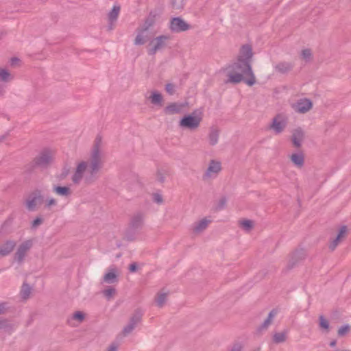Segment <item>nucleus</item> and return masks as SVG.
<instances>
[{
    "label": "nucleus",
    "instance_id": "f257e3e1",
    "mask_svg": "<svg viewBox=\"0 0 351 351\" xmlns=\"http://www.w3.org/2000/svg\"><path fill=\"white\" fill-rule=\"evenodd\" d=\"M104 162V152L100 139H96L88 156L78 159L71 175L73 184L89 185L97 180V174L102 169Z\"/></svg>",
    "mask_w": 351,
    "mask_h": 351
},
{
    "label": "nucleus",
    "instance_id": "f03ea898",
    "mask_svg": "<svg viewBox=\"0 0 351 351\" xmlns=\"http://www.w3.org/2000/svg\"><path fill=\"white\" fill-rule=\"evenodd\" d=\"M221 72L227 78L226 82L237 84L241 81H244L249 86H252L256 82L253 71L243 69L242 66L237 62L224 67Z\"/></svg>",
    "mask_w": 351,
    "mask_h": 351
},
{
    "label": "nucleus",
    "instance_id": "7ed1b4c3",
    "mask_svg": "<svg viewBox=\"0 0 351 351\" xmlns=\"http://www.w3.org/2000/svg\"><path fill=\"white\" fill-rule=\"evenodd\" d=\"M203 119V112L200 110L184 116L179 122V125L184 129L195 130L197 129Z\"/></svg>",
    "mask_w": 351,
    "mask_h": 351
},
{
    "label": "nucleus",
    "instance_id": "20e7f679",
    "mask_svg": "<svg viewBox=\"0 0 351 351\" xmlns=\"http://www.w3.org/2000/svg\"><path fill=\"white\" fill-rule=\"evenodd\" d=\"M252 47L250 44L242 45L239 51L236 61L247 71H252L251 63L253 58Z\"/></svg>",
    "mask_w": 351,
    "mask_h": 351
},
{
    "label": "nucleus",
    "instance_id": "39448f33",
    "mask_svg": "<svg viewBox=\"0 0 351 351\" xmlns=\"http://www.w3.org/2000/svg\"><path fill=\"white\" fill-rule=\"evenodd\" d=\"M222 162L219 159H210L206 165L202 174L204 181H210L215 179L222 171Z\"/></svg>",
    "mask_w": 351,
    "mask_h": 351
},
{
    "label": "nucleus",
    "instance_id": "423d86ee",
    "mask_svg": "<svg viewBox=\"0 0 351 351\" xmlns=\"http://www.w3.org/2000/svg\"><path fill=\"white\" fill-rule=\"evenodd\" d=\"M154 21L147 19L137 30L136 36L134 39V44L141 45L146 43L152 34L149 32V28L153 25Z\"/></svg>",
    "mask_w": 351,
    "mask_h": 351
},
{
    "label": "nucleus",
    "instance_id": "0eeeda50",
    "mask_svg": "<svg viewBox=\"0 0 351 351\" xmlns=\"http://www.w3.org/2000/svg\"><path fill=\"white\" fill-rule=\"evenodd\" d=\"M168 36H159L152 39L148 44L147 52L150 55H154L158 51L164 49L167 45V41L169 40Z\"/></svg>",
    "mask_w": 351,
    "mask_h": 351
},
{
    "label": "nucleus",
    "instance_id": "6e6552de",
    "mask_svg": "<svg viewBox=\"0 0 351 351\" xmlns=\"http://www.w3.org/2000/svg\"><path fill=\"white\" fill-rule=\"evenodd\" d=\"M349 229L346 226H340L333 238L331 239L329 243V248L332 250H335L348 236Z\"/></svg>",
    "mask_w": 351,
    "mask_h": 351
},
{
    "label": "nucleus",
    "instance_id": "1a4fd4ad",
    "mask_svg": "<svg viewBox=\"0 0 351 351\" xmlns=\"http://www.w3.org/2000/svg\"><path fill=\"white\" fill-rule=\"evenodd\" d=\"M54 158V152L49 149L43 150L34 159L36 165L45 167L51 164Z\"/></svg>",
    "mask_w": 351,
    "mask_h": 351
},
{
    "label": "nucleus",
    "instance_id": "9d476101",
    "mask_svg": "<svg viewBox=\"0 0 351 351\" xmlns=\"http://www.w3.org/2000/svg\"><path fill=\"white\" fill-rule=\"evenodd\" d=\"M288 117L283 114H277L273 119L271 124V129L276 133L282 132L285 128L287 123Z\"/></svg>",
    "mask_w": 351,
    "mask_h": 351
},
{
    "label": "nucleus",
    "instance_id": "9b49d317",
    "mask_svg": "<svg viewBox=\"0 0 351 351\" xmlns=\"http://www.w3.org/2000/svg\"><path fill=\"white\" fill-rule=\"evenodd\" d=\"M188 109V104L186 102L180 103H171L169 104L164 109V112L166 114H174L182 113Z\"/></svg>",
    "mask_w": 351,
    "mask_h": 351
},
{
    "label": "nucleus",
    "instance_id": "f8f14e48",
    "mask_svg": "<svg viewBox=\"0 0 351 351\" xmlns=\"http://www.w3.org/2000/svg\"><path fill=\"white\" fill-rule=\"evenodd\" d=\"M313 108L312 101L306 98L300 99L293 104V110L298 113L304 114Z\"/></svg>",
    "mask_w": 351,
    "mask_h": 351
},
{
    "label": "nucleus",
    "instance_id": "ddd939ff",
    "mask_svg": "<svg viewBox=\"0 0 351 351\" xmlns=\"http://www.w3.org/2000/svg\"><path fill=\"white\" fill-rule=\"evenodd\" d=\"M87 314L82 311L73 312L67 319V323L72 327L80 326L86 319Z\"/></svg>",
    "mask_w": 351,
    "mask_h": 351
},
{
    "label": "nucleus",
    "instance_id": "4468645a",
    "mask_svg": "<svg viewBox=\"0 0 351 351\" xmlns=\"http://www.w3.org/2000/svg\"><path fill=\"white\" fill-rule=\"evenodd\" d=\"M170 29L174 32H184L191 28L189 24L180 18H173L170 22Z\"/></svg>",
    "mask_w": 351,
    "mask_h": 351
},
{
    "label": "nucleus",
    "instance_id": "2eb2a0df",
    "mask_svg": "<svg viewBox=\"0 0 351 351\" xmlns=\"http://www.w3.org/2000/svg\"><path fill=\"white\" fill-rule=\"evenodd\" d=\"M289 158L291 163L295 167L301 169L304 167L305 162V154L302 151L293 152L289 155Z\"/></svg>",
    "mask_w": 351,
    "mask_h": 351
},
{
    "label": "nucleus",
    "instance_id": "dca6fc26",
    "mask_svg": "<svg viewBox=\"0 0 351 351\" xmlns=\"http://www.w3.org/2000/svg\"><path fill=\"white\" fill-rule=\"evenodd\" d=\"M169 295V291L165 289L160 290L155 295L154 304L160 308L163 307L167 302Z\"/></svg>",
    "mask_w": 351,
    "mask_h": 351
},
{
    "label": "nucleus",
    "instance_id": "f3484780",
    "mask_svg": "<svg viewBox=\"0 0 351 351\" xmlns=\"http://www.w3.org/2000/svg\"><path fill=\"white\" fill-rule=\"evenodd\" d=\"M120 271L117 267L109 268L104 276V281L108 284L117 282Z\"/></svg>",
    "mask_w": 351,
    "mask_h": 351
},
{
    "label": "nucleus",
    "instance_id": "a211bd4d",
    "mask_svg": "<svg viewBox=\"0 0 351 351\" xmlns=\"http://www.w3.org/2000/svg\"><path fill=\"white\" fill-rule=\"evenodd\" d=\"M304 132L301 128H296L293 131L291 141L293 145L300 147L304 139Z\"/></svg>",
    "mask_w": 351,
    "mask_h": 351
},
{
    "label": "nucleus",
    "instance_id": "6ab92c4d",
    "mask_svg": "<svg viewBox=\"0 0 351 351\" xmlns=\"http://www.w3.org/2000/svg\"><path fill=\"white\" fill-rule=\"evenodd\" d=\"M293 68V64L289 61H282L277 63L274 69L276 72L280 73H287L291 71Z\"/></svg>",
    "mask_w": 351,
    "mask_h": 351
},
{
    "label": "nucleus",
    "instance_id": "aec40b11",
    "mask_svg": "<svg viewBox=\"0 0 351 351\" xmlns=\"http://www.w3.org/2000/svg\"><path fill=\"white\" fill-rule=\"evenodd\" d=\"M149 101L158 106H162L163 104V97L161 93L157 90H152L149 93V95L147 97Z\"/></svg>",
    "mask_w": 351,
    "mask_h": 351
},
{
    "label": "nucleus",
    "instance_id": "412c9836",
    "mask_svg": "<svg viewBox=\"0 0 351 351\" xmlns=\"http://www.w3.org/2000/svg\"><path fill=\"white\" fill-rule=\"evenodd\" d=\"M299 59L305 63H308L313 60V51L310 48H303L300 50L299 55Z\"/></svg>",
    "mask_w": 351,
    "mask_h": 351
},
{
    "label": "nucleus",
    "instance_id": "4be33fe9",
    "mask_svg": "<svg viewBox=\"0 0 351 351\" xmlns=\"http://www.w3.org/2000/svg\"><path fill=\"white\" fill-rule=\"evenodd\" d=\"M15 243L12 241H8L0 247V257L9 254L15 247Z\"/></svg>",
    "mask_w": 351,
    "mask_h": 351
},
{
    "label": "nucleus",
    "instance_id": "5701e85b",
    "mask_svg": "<svg viewBox=\"0 0 351 351\" xmlns=\"http://www.w3.org/2000/svg\"><path fill=\"white\" fill-rule=\"evenodd\" d=\"M238 225L243 230L250 232L254 228V222L250 219H241L238 221Z\"/></svg>",
    "mask_w": 351,
    "mask_h": 351
},
{
    "label": "nucleus",
    "instance_id": "b1692460",
    "mask_svg": "<svg viewBox=\"0 0 351 351\" xmlns=\"http://www.w3.org/2000/svg\"><path fill=\"white\" fill-rule=\"evenodd\" d=\"M121 11V7L119 5H114L111 11L108 13V18L110 24H113L118 19Z\"/></svg>",
    "mask_w": 351,
    "mask_h": 351
},
{
    "label": "nucleus",
    "instance_id": "393cba45",
    "mask_svg": "<svg viewBox=\"0 0 351 351\" xmlns=\"http://www.w3.org/2000/svg\"><path fill=\"white\" fill-rule=\"evenodd\" d=\"M210 222V220H209L206 218L202 219L201 220L198 221L197 222H196L194 224L193 228V231L195 232H200L203 231L208 227Z\"/></svg>",
    "mask_w": 351,
    "mask_h": 351
},
{
    "label": "nucleus",
    "instance_id": "a878e982",
    "mask_svg": "<svg viewBox=\"0 0 351 351\" xmlns=\"http://www.w3.org/2000/svg\"><path fill=\"white\" fill-rule=\"evenodd\" d=\"M53 191L58 195L67 197L71 195V191L69 186H57L53 188Z\"/></svg>",
    "mask_w": 351,
    "mask_h": 351
},
{
    "label": "nucleus",
    "instance_id": "bb28decb",
    "mask_svg": "<svg viewBox=\"0 0 351 351\" xmlns=\"http://www.w3.org/2000/svg\"><path fill=\"white\" fill-rule=\"evenodd\" d=\"M14 78V75L8 69L0 68V81L10 82Z\"/></svg>",
    "mask_w": 351,
    "mask_h": 351
},
{
    "label": "nucleus",
    "instance_id": "cd10ccee",
    "mask_svg": "<svg viewBox=\"0 0 351 351\" xmlns=\"http://www.w3.org/2000/svg\"><path fill=\"white\" fill-rule=\"evenodd\" d=\"M41 202V198L40 195H36L33 197L31 199H28L27 201V206L29 209H33L34 207L40 204Z\"/></svg>",
    "mask_w": 351,
    "mask_h": 351
},
{
    "label": "nucleus",
    "instance_id": "c85d7f7f",
    "mask_svg": "<svg viewBox=\"0 0 351 351\" xmlns=\"http://www.w3.org/2000/svg\"><path fill=\"white\" fill-rule=\"evenodd\" d=\"M117 293V291L113 287H108L103 291L104 295L108 300L112 298Z\"/></svg>",
    "mask_w": 351,
    "mask_h": 351
},
{
    "label": "nucleus",
    "instance_id": "c756f323",
    "mask_svg": "<svg viewBox=\"0 0 351 351\" xmlns=\"http://www.w3.org/2000/svg\"><path fill=\"white\" fill-rule=\"evenodd\" d=\"M8 64L11 68L19 67L21 65V59L17 57H12L9 60Z\"/></svg>",
    "mask_w": 351,
    "mask_h": 351
},
{
    "label": "nucleus",
    "instance_id": "7c9ffc66",
    "mask_svg": "<svg viewBox=\"0 0 351 351\" xmlns=\"http://www.w3.org/2000/svg\"><path fill=\"white\" fill-rule=\"evenodd\" d=\"M70 172H71V168H70L69 165H65L62 167V171L58 176L60 179H64L67 176H69L70 174Z\"/></svg>",
    "mask_w": 351,
    "mask_h": 351
},
{
    "label": "nucleus",
    "instance_id": "2f4dec72",
    "mask_svg": "<svg viewBox=\"0 0 351 351\" xmlns=\"http://www.w3.org/2000/svg\"><path fill=\"white\" fill-rule=\"evenodd\" d=\"M33 293V289L32 287L23 285V299L29 298Z\"/></svg>",
    "mask_w": 351,
    "mask_h": 351
},
{
    "label": "nucleus",
    "instance_id": "473e14b6",
    "mask_svg": "<svg viewBox=\"0 0 351 351\" xmlns=\"http://www.w3.org/2000/svg\"><path fill=\"white\" fill-rule=\"evenodd\" d=\"M319 326L320 327L325 330L326 331H328L329 330V323L327 319H326L323 316L319 317Z\"/></svg>",
    "mask_w": 351,
    "mask_h": 351
},
{
    "label": "nucleus",
    "instance_id": "72a5a7b5",
    "mask_svg": "<svg viewBox=\"0 0 351 351\" xmlns=\"http://www.w3.org/2000/svg\"><path fill=\"white\" fill-rule=\"evenodd\" d=\"M273 339L276 343H281L285 341L286 335L283 332L276 333L274 335Z\"/></svg>",
    "mask_w": 351,
    "mask_h": 351
},
{
    "label": "nucleus",
    "instance_id": "f704fd0d",
    "mask_svg": "<svg viewBox=\"0 0 351 351\" xmlns=\"http://www.w3.org/2000/svg\"><path fill=\"white\" fill-rule=\"evenodd\" d=\"M152 199H153V201L155 203H156L158 204H161L164 202V199H163V197H162V195L160 194V193H156L153 194Z\"/></svg>",
    "mask_w": 351,
    "mask_h": 351
},
{
    "label": "nucleus",
    "instance_id": "c9c22d12",
    "mask_svg": "<svg viewBox=\"0 0 351 351\" xmlns=\"http://www.w3.org/2000/svg\"><path fill=\"white\" fill-rule=\"evenodd\" d=\"M350 327L348 325L341 326L338 330V335L339 336H343V335H346L350 331Z\"/></svg>",
    "mask_w": 351,
    "mask_h": 351
},
{
    "label": "nucleus",
    "instance_id": "e433bc0d",
    "mask_svg": "<svg viewBox=\"0 0 351 351\" xmlns=\"http://www.w3.org/2000/svg\"><path fill=\"white\" fill-rule=\"evenodd\" d=\"M165 90L169 95H173V94H174V93L176 91V86L174 84H171V83L167 84L165 86Z\"/></svg>",
    "mask_w": 351,
    "mask_h": 351
},
{
    "label": "nucleus",
    "instance_id": "4c0bfd02",
    "mask_svg": "<svg viewBox=\"0 0 351 351\" xmlns=\"http://www.w3.org/2000/svg\"><path fill=\"white\" fill-rule=\"evenodd\" d=\"M218 140V134L217 132H214L210 134L209 136V142L211 145H215L217 143Z\"/></svg>",
    "mask_w": 351,
    "mask_h": 351
},
{
    "label": "nucleus",
    "instance_id": "58836bf2",
    "mask_svg": "<svg viewBox=\"0 0 351 351\" xmlns=\"http://www.w3.org/2000/svg\"><path fill=\"white\" fill-rule=\"evenodd\" d=\"M243 348L241 342H236L233 344L230 351H242Z\"/></svg>",
    "mask_w": 351,
    "mask_h": 351
},
{
    "label": "nucleus",
    "instance_id": "ea45409f",
    "mask_svg": "<svg viewBox=\"0 0 351 351\" xmlns=\"http://www.w3.org/2000/svg\"><path fill=\"white\" fill-rule=\"evenodd\" d=\"M43 222V220L40 218H36L32 222V228H36L38 226H40Z\"/></svg>",
    "mask_w": 351,
    "mask_h": 351
},
{
    "label": "nucleus",
    "instance_id": "a19ab883",
    "mask_svg": "<svg viewBox=\"0 0 351 351\" xmlns=\"http://www.w3.org/2000/svg\"><path fill=\"white\" fill-rule=\"evenodd\" d=\"M56 204V200L55 199H47L46 202H45V206L47 207H51L52 206H54Z\"/></svg>",
    "mask_w": 351,
    "mask_h": 351
},
{
    "label": "nucleus",
    "instance_id": "79ce46f5",
    "mask_svg": "<svg viewBox=\"0 0 351 351\" xmlns=\"http://www.w3.org/2000/svg\"><path fill=\"white\" fill-rule=\"evenodd\" d=\"M136 265L135 263L131 264L129 267V269L131 272H134L136 271Z\"/></svg>",
    "mask_w": 351,
    "mask_h": 351
},
{
    "label": "nucleus",
    "instance_id": "37998d69",
    "mask_svg": "<svg viewBox=\"0 0 351 351\" xmlns=\"http://www.w3.org/2000/svg\"><path fill=\"white\" fill-rule=\"evenodd\" d=\"M134 328V325H132V326H128L127 328H125V333H128L129 332H130Z\"/></svg>",
    "mask_w": 351,
    "mask_h": 351
},
{
    "label": "nucleus",
    "instance_id": "c03bdc74",
    "mask_svg": "<svg viewBox=\"0 0 351 351\" xmlns=\"http://www.w3.org/2000/svg\"><path fill=\"white\" fill-rule=\"evenodd\" d=\"M5 311V305L3 304H0V314L3 313Z\"/></svg>",
    "mask_w": 351,
    "mask_h": 351
},
{
    "label": "nucleus",
    "instance_id": "a18cd8bd",
    "mask_svg": "<svg viewBox=\"0 0 351 351\" xmlns=\"http://www.w3.org/2000/svg\"><path fill=\"white\" fill-rule=\"evenodd\" d=\"M107 351H116V347L114 346H110Z\"/></svg>",
    "mask_w": 351,
    "mask_h": 351
},
{
    "label": "nucleus",
    "instance_id": "49530a36",
    "mask_svg": "<svg viewBox=\"0 0 351 351\" xmlns=\"http://www.w3.org/2000/svg\"><path fill=\"white\" fill-rule=\"evenodd\" d=\"M335 344H336L335 341H331L330 343V346H332V347H334L335 346Z\"/></svg>",
    "mask_w": 351,
    "mask_h": 351
},
{
    "label": "nucleus",
    "instance_id": "de8ad7c7",
    "mask_svg": "<svg viewBox=\"0 0 351 351\" xmlns=\"http://www.w3.org/2000/svg\"><path fill=\"white\" fill-rule=\"evenodd\" d=\"M5 325V323L4 322L0 321V328H1L2 326H3Z\"/></svg>",
    "mask_w": 351,
    "mask_h": 351
},
{
    "label": "nucleus",
    "instance_id": "09e8293b",
    "mask_svg": "<svg viewBox=\"0 0 351 351\" xmlns=\"http://www.w3.org/2000/svg\"><path fill=\"white\" fill-rule=\"evenodd\" d=\"M26 245H27V247L29 248L31 246V243L28 242Z\"/></svg>",
    "mask_w": 351,
    "mask_h": 351
}]
</instances>
